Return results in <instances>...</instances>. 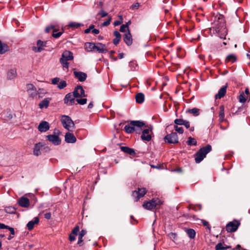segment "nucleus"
<instances>
[{
  "label": "nucleus",
  "instance_id": "obj_51",
  "mask_svg": "<svg viewBox=\"0 0 250 250\" xmlns=\"http://www.w3.org/2000/svg\"><path fill=\"white\" fill-rule=\"evenodd\" d=\"M139 7H140V3L138 2H136V3H134L133 4H132L130 6V9L132 10L138 9Z\"/></svg>",
  "mask_w": 250,
  "mask_h": 250
},
{
  "label": "nucleus",
  "instance_id": "obj_43",
  "mask_svg": "<svg viewBox=\"0 0 250 250\" xmlns=\"http://www.w3.org/2000/svg\"><path fill=\"white\" fill-rule=\"evenodd\" d=\"M67 84H66V83L65 81H63V80H62L61 81H60L59 84H58V87L60 89H63V88H64L66 86Z\"/></svg>",
  "mask_w": 250,
  "mask_h": 250
},
{
  "label": "nucleus",
  "instance_id": "obj_17",
  "mask_svg": "<svg viewBox=\"0 0 250 250\" xmlns=\"http://www.w3.org/2000/svg\"><path fill=\"white\" fill-rule=\"evenodd\" d=\"M65 141L67 143H74L76 142V138L73 135V134L68 132H67L64 136Z\"/></svg>",
  "mask_w": 250,
  "mask_h": 250
},
{
  "label": "nucleus",
  "instance_id": "obj_36",
  "mask_svg": "<svg viewBox=\"0 0 250 250\" xmlns=\"http://www.w3.org/2000/svg\"><path fill=\"white\" fill-rule=\"evenodd\" d=\"M219 120L222 121L225 117L224 107L223 105L220 106V111L219 114Z\"/></svg>",
  "mask_w": 250,
  "mask_h": 250
},
{
  "label": "nucleus",
  "instance_id": "obj_28",
  "mask_svg": "<svg viewBox=\"0 0 250 250\" xmlns=\"http://www.w3.org/2000/svg\"><path fill=\"white\" fill-rule=\"evenodd\" d=\"M121 149L122 151L131 155H134L135 154V151L133 149L129 148L127 146H121Z\"/></svg>",
  "mask_w": 250,
  "mask_h": 250
},
{
  "label": "nucleus",
  "instance_id": "obj_32",
  "mask_svg": "<svg viewBox=\"0 0 250 250\" xmlns=\"http://www.w3.org/2000/svg\"><path fill=\"white\" fill-rule=\"evenodd\" d=\"M236 60V57L234 54L229 55L225 59L226 62H231L232 63L235 62Z\"/></svg>",
  "mask_w": 250,
  "mask_h": 250
},
{
  "label": "nucleus",
  "instance_id": "obj_57",
  "mask_svg": "<svg viewBox=\"0 0 250 250\" xmlns=\"http://www.w3.org/2000/svg\"><path fill=\"white\" fill-rule=\"evenodd\" d=\"M29 93H30V96H31L32 97H34L35 96L37 95V90H36L35 91H30L29 92Z\"/></svg>",
  "mask_w": 250,
  "mask_h": 250
},
{
  "label": "nucleus",
  "instance_id": "obj_7",
  "mask_svg": "<svg viewBox=\"0 0 250 250\" xmlns=\"http://www.w3.org/2000/svg\"><path fill=\"white\" fill-rule=\"evenodd\" d=\"M164 140L166 143L168 144H176L178 143V138L177 133L172 132L167 135L164 138Z\"/></svg>",
  "mask_w": 250,
  "mask_h": 250
},
{
  "label": "nucleus",
  "instance_id": "obj_26",
  "mask_svg": "<svg viewBox=\"0 0 250 250\" xmlns=\"http://www.w3.org/2000/svg\"><path fill=\"white\" fill-rule=\"evenodd\" d=\"M95 43L93 42H86L84 44V48L87 52L95 51Z\"/></svg>",
  "mask_w": 250,
  "mask_h": 250
},
{
  "label": "nucleus",
  "instance_id": "obj_64",
  "mask_svg": "<svg viewBox=\"0 0 250 250\" xmlns=\"http://www.w3.org/2000/svg\"><path fill=\"white\" fill-rule=\"evenodd\" d=\"M92 32L94 34H98L100 33V31L98 29L94 28L92 30Z\"/></svg>",
  "mask_w": 250,
  "mask_h": 250
},
{
  "label": "nucleus",
  "instance_id": "obj_13",
  "mask_svg": "<svg viewBox=\"0 0 250 250\" xmlns=\"http://www.w3.org/2000/svg\"><path fill=\"white\" fill-rule=\"evenodd\" d=\"M73 92L74 95H75V97L77 98L86 96L84 90H83V87L80 85H78L75 87Z\"/></svg>",
  "mask_w": 250,
  "mask_h": 250
},
{
  "label": "nucleus",
  "instance_id": "obj_52",
  "mask_svg": "<svg viewBox=\"0 0 250 250\" xmlns=\"http://www.w3.org/2000/svg\"><path fill=\"white\" fill-rule=\"evenodd\" d=\"M60 78L56 77L52 79L51 80V82L53 84H57L60 82Z\"/></svg>",
  "mask_w": 250,
  "mask_h": 250
},
{
  "label": "nucleus",
  "instance_id": "obj_38",
  "mask_svg": "<svg viewBox=\"0 0 250 250\" xmlns=\"http://www.w3.org/2000/svg\"><path fill=\"white\" fill-rule=\"evenodd\" d=\"M187 233L188 237L191 239H193L195 236V231L194 229H187Z\"/></svg>",
  "mask_w": 250,
  "mask_h": 250
},
{
  "label": "nucleus",
  "instance_id": "obj_19",
  "mask_svg": "<svg viewBox=\"0 0 250 250\" xmlns=\"http://www.w3.org/2000/svg\"><path fill=\"white\" fill-rule=\"evenodd\" d=\"M43 146L42 143H38L35 145L33 148V154L34 155L39 156L41 154V149Z\"/></svg>",
  "mask_w": 250,
  "mask_h": 250
},
{
  "label": "nucleus",
  "instance_id": "obj_41",
  "mask_svg": "<svg viewBox=\"0 0 250 250\" xmlns=\"http://www.w3.org/2000/svg\"><path fill=\"white\" fill-rule=\"evenodd\" d=\"M62 34V32L60 31L58 32L57 30L54 28L53 30V33L52 34V36L55 38H58L60 37Z\"/></svg>",
  "mask_w": 250,
  "mask_h": 250
},
{
  "label": "nucleus",
  "instance_id": "obj_45",
  "mask_svg": "<svg viewBox=\"0 0 250 250\" xmlns=\"http://www.w3.org/2000/svg\"><path fill=\"white\" fill-rule=\"evenodd\" d=\"M82 24L80 23L72 22L69 23V26L71 28H77L80 27Z\"/></svg>",
  "mask_w": 250,
  "mask_h": 250
},
{
  "label": "nucleus",
  "instance_id": "obj_46",
  "mask_svg": "<svg viewBox=\"0 0 250 250\" xmlns=\"http://www.w3.org/2000/svg\"><path fill=\"white\" fill-rule=\"evenodd\" d=\"M76 101L78 103V104L81 105H84L87 102V99L85 98L83 99H77Z\"/></svg>",
  "mask_w": 250,
  "mask_h": 250
},
{
  "label": "nucleus",
  "instance_id": "obj_50",
  "mask_svg": "<svg viewBox=\"0 0 250 250\" xmlns=\"http://www.w3.org/2000/svg\"><path fill=\"white\" fill-rule=\"evenodd\" d=\"M101 15V17L104 18L107 16V13L101 10L98 13L97 16Z\"/></svg>",
  "mask_w": 250,
  "mask_h": 250
},
{
  "label": "nucleus",
  "instance_id": "obj_25",
  "mask_svg": "<svg viewBox=\"0 0 250 250\" xmlns=\"http://www.w3.org/2000/svg\"><path fill=\"white\" fill-rule=\"evenodd\" d=\"M39 222V219L38 217H36L34 218L33 220L29 221L27 224V227L30 230H32L35 224H38Z\"/></svg>",
  "mask_w": 250,
  "mask_h": 250
},
{
  "label": "nucleus",
  "instance_id": "obj_29",
  "mask_svg": "<svg viewBox=\"0 0 250 250\" xmlns=\"http://www.w3.org/2000/svg\"><path fill=\"white\" fill-rule=\"evenodd\" d=\"M136 101L137 103L142 104L144 102L145 99L144 94L142 93H138L135 97Z\"/></svg>",
  "mask_w": 250,
  "mask_h": 250
},
{
  "label": "nucleus",
  "instance_id": "obj_49",
  "mask_svg": "<svg viewBox=\"0 0 250 250\" xmlns=\"http://www.w3.org/2000/svg\"><path fill=\"white\" fill-rule=\"evenodd\" d=\"M175 130L176 131H177L178 133L180 134H183L184 132V129L182 127H179L177 125H174V126Z\"/></svg>",
  "mask_w": 250,
  "mask_h": 250
},
{
  "label": "nucleus",
  "instance_id": "obj_14",
  "mask_svg": "<svg viewBox=\"0 0 250 250\" xmlns=\"http://www.w3.org/2000/svg\"><path fill=\"white\" fill-rule=\"evenodd\" d=\"M151 132V128H146L143 130L142 134L141 135V139L144 141H149L151 139V136L150 132Z\"/></svg>",
  "mask_w": 250,
  "mask_h": 250
},
{
  "label": "nucleus",
  "instance_id": "obj_12",
  "mask_svg": "<svg viewBox=\"0 0 250 250\" xmlns=\"http://www.w3.org/2000/svg\"><path fill=\"white\" fill-rule=\"evenodd\" d=\"M47 140L55 146H58L61 144V139L58 135L55 134L48 135L46 136Z\"/></svg>",
  "mask_w": 250,
  "mask_h": 250
},
{
  "label": "nucleus",
  "instance_id": "obj_63",
  "mask_svg": "<svg viewBox=\"0 0 250 250\" xmlns=\"http://www.w3.org/2000/svg\"><path fill=\"white\" fill-rule=\"evenodd\" d=\"M122 21H116L114 22V25L115 26H118V25H119L120 24H121Z\"/></svg>",
  "mask_w": 250,
  "mask_h": 250
},
{
  "label": "nucleus",
  "instance_id": "obj_2",
  "mask_svg": "<svg viewBox=\"0 0 250 250\" xmlns=\"http://www.w3.org/2000/svg\"><path fill=\"white\" fill-rule=\"evenodd\" d=\"M144 126L145 124L143 122L132 121L130 124L125 126L124 129L127 133H131L139 128H142Z\"/></svg>",
  "mask_w": 250,
  "mask_h": 250
},
{
  "label": "nucleus",
  "instance_id": "obj_6",
  "mask_svg": "<svg viewBox=\"0 0 250 250\" xmlns=\"http://www.w3.org/2000/svg\"><path fill=\"white\" fill-rule=\"evenodd\" d=\"M163 202L158 198H153L149 201H145L143 204V207L146 209L151 210L156 207L157 206L161 205Z\"/></svg>",
  "mask_w": 250,
  "mask_h": 250
},
{
  "label": "nucleus",
  "instance_id": "obj_40",
  "mask_svg": "<svg viewBox=\"0 0 250 250\" xmlns=\"http://www.w3.org/2000/svg\"><path fill=\"white\" fill-rule=\"evenodd\" d=\"M247 97L244 92L241 93L239 96V102L241 103H244L246 101Z\"/></svg>",
  "mask_w": 250,
  "mask_h": 250
},
{
  "label": "nucleus",
  "instance_id": "obj_62",
  "mask_svg": "<svg viewBox=\"0 0 250 250\" xmlns=\"http://www.w3.org/2000/svg\"><path fill=\"white\" fill-rule=\"evenodd\" d=\"M185 126V127L187 128H188L190 126V124H189V122L188 121H185L184 124H183Z\"/></svg>",
  "mask_w": 250,
  "mask_h": 250
},
{
  "label": "nucleus",
  "instance_id": "obj_30",
  "mask_svg": "<svg viewBox=\"0 0 250 250\" xmlns=\"http://www.w3.org/2000/svg\"><path fill=\"white\" fill-rule=\"evenodd\" d=\"M8 50V46L0 41V54H3Z\"/></svg>",
  "mask_w": 250,
  "mask_h": 250
},
{
  "label": "nucleus",
  "instance_id": "obj_9",
  "mask_svg": "<svg viewBox=\"0 0 250 250\" xmlns=\"http://www.w3.org/2000/svg\"><path fill=\"white\" fill-rule=\"evenodd\" d=\"M146 193L145 188H138V190H134L132 192V195L134 198L135 201H138L139 199L143 197Z\"/></svg>",
  "mask_w": 250,
  "mask_h": 250
},
{
  "label": "nucleus",
  "instance_id": "obj_5",
  "mask_svg": "<svg viewBox=\"0 0 250 250\" xmlns=\"http://www.w3.org/2000/svg\"><path fill=\"white\" fill-rule=\"evenodd\" d=\"M73 59V54L71 52L65 50L62 55V57L60 60V62L63 68L68 69L69 67V63L67 62Z\"/></svg>",
  "mask_w": 250,
  "mask_h": 250
},
{
  "label": "nucleus",
  "instance_id": "obj_35",
  "mask_svg": "<svg viewBox=\"0 0 250 250\" xmlns=\"http://www.w3.org/2000/svg\"><path fill=\"white\" fill-rule=\"evenodd\" d=\"M103 0H96L94 7L95 9H102L103 5Z\"/></svg>",
  "mask_w": 250,
  "mask_h": 250
},
{
  "label": "nucleus",
  "instance_id": "obj_4",
  "mask_svg": "<svg viewBox=\"0 0 250 250\" xmlns=\"http://www.w3.org/2000/svg\"><path fill=\"white\" fill-rule=\"evenodd\" d=\"M61 121L63 127L68 131H73L75 129V124L69 116L62 115Z\"/></svg>",
  "mask_w": 250,
  "mask_h": 250
},
{
  "label": "nucleus",
  "instance_id": "obj_23",
  "mask_svg": "<svg viewBox=\"0 0 250 250\" xmlns=\"http://www.w3.org/2000/svg\"><path fill=\"white\" fill-rule=\"evenodd\" d=\"M227 85H225V86H223L222 87H221L218 92L217 93V94H216L215 96V98L216 99H221L222 98V97H223L226 93V91H227Z\"/></svg>",
  "mask_w": 250,
  "mask_h": 250
},
{
  "label": "nucleus",
  "instance_id": "obj_54",
  "mask_svg": "<svg viewBox=\"0 0 250 250\" xmlns=\"http://www.w3.org/2000/svg\"><path fill=\"white\" fill-rule=\"evenodd\" d=\"M55 26L54 25H50L48 27H47L45 28V32L47 33H48L51 29H54Z\"/></svg>",
  "mask_w": 250,
  "mask_h": 250
},
{
  "label": "nucleus",
  "instance_id": "obj_34",
  "mask_svg": "<svg viewBox=\"0 0 250 250\" xmlns=\"http://www.w3.org/2000/svg\"><path fill=\"white\" fill-rule=\"evenodd\" d=\"M37 95L39 98H43L47 93L46 90L43 88H39L37 91Z\"/></svg>",
  "mask_w": 250,
  "mask_h": 250
},
{
  "label": "nucleus",
  "instance_id": "obj_39",
  "mask_svg": "<svg viewBox=\"0 0 250 250\" xmlns=\"http://www.w3.org/2000/svg\"><path fill=\"white\" fill-rule=\"evenodd\" d=\"M229 247H224V244L222 243H218L215 246L216 250H224L229 248Z\"/></svg>",
  "mask_w": 250,
  "mask_h": 250
},
{
  "label": "nucleus",
  "instance_id": "obj_27",
  "mask_svg": "<svg viewBox=\"0 0 250 250\" xmlns=\"http://www.w3.org/2000/svg\"><path fill=\"white\" fill-rule=\"evenodd\" d=\"M17 76V71L15 69L9 70L7 73V77L8 80H12Z\"/></svg>",
  "mask_w": 250,
  "mask_h": 250
},
{
  "label": "nucleus",
  "instance_id": "obj_48",
  "mask_svg": "<svg viewBox=\"0 0 250 250\" xmlns=\"http://www.w3.org/2000/svg\"><path fill=\"white\" fill-rule=\"evenodd\" d=\"M185 120L181 119H176L174 120V123L176 125H183Z\"/></svg>",
  "mask_w": 250,
  "mask_h": 250
},
{
  "label": "nucleus",
  "instance_id": "obj_18",
  "mask_svg": "<svg viewBox=\"0 0 250 250\" xmlns=\"http://www.w3.org/2000/svg\"><path fill=\"white\" fill-rule=\"evenodd\" d=\"M124 41L125 43L128 46L131 45L132 43V38L131 34L129 31L126 32L124 35Z\"/></svg>",
  "mask_w": 250,
  "mask_h": 250
},
{
  "label": "nucleus",
  "instance_id": "obj_21",
  "mask_svg": "<svg viewBox=\"0 0 250 250\" xmlns=\"http://www.w3.org/2000/svg\"><path fill=\"white\" fill-rule=\"evenodd\" d=\"M74 75L76 78H77L79 81L83 82L85 80L87 77V75L86 73L82 72H74Z\"/></svg>",
  "mask_w": 250,
  "mask_h": 250
},
{
  "label": "nucleus",
  "instance_id": "obj_47",
  "mask_svg": "<svg viewBox=\"0 0 250 250\" xmlns=\"http://www.w3.org/2000/svg\"><path fill=\"white\" fill-rule=\"evenodd\" d=\"M120 31L121 32H128L129 30V28L128 27L127 24H123L120 27Z\"/></svg>",
  "mask_w": 250,
  "mask_h": 250
},
{
  "label": "nucleus",
  "instance_id": "obj_22",
  "mask_svg": "<svg viewBox=\"0 0 250 250\" xmlns=\"http://www.w3.org/2000/svg\"><path fill=\"white\" fill-rule=\"evenodd\" d=\"M18 203L21 207L27 208L29 206V200L26 197H22L19 199Z\"/></svg>",
  "mask_w": 250,
  "mask_h": 250
},
{
  "label": "nucleus",
  "instance_id": "obj_42",
  "mask_svg": "<svg viewBox=\"0 0 250 250\" xmlns=\"http://www.w3.org/2000/svg\"><path fill=\"white\" fill-rule=\"evenodd\" d=\"M129 66L130 68V70L134 71L136 70V67L137 66V64L134 61H131L129 63Z\"/></svg>",
  "mask_w": 250,
  "mask_h": 250
},
{
  "label": "nucleus",
  "instance_id": "obj_24",
  "mask_svg": "<svg viewBox=\"0 0 250 250\" xmlns=\"http://www.w3.org/2000/svg\"><path fill=\"white\" fill-rule=\"evenodd\" d=\"M51 99L50 98H45L42 100L39 104V106L41 109L44 108H47L49 104Z\"/></svg>",
  "mask_w": 250,
  "mask_h": 250
},
{
  "label": "nucleus",
  "instance_id": "obj_8",
  "mask_svg": "<svg viewBox=\"0 0 250 250\" xmlns=\"http://www.w3.org/2000/svg\"><path fill=\"white\" fill-rule=\"evenodd\" d=\"M47 41H42L40 40L37 42V46H34L32 47V50L35 53H39L44 50V48L46 47Z\"/></svg>",
  "mask_w": 250,
  "mask_h": 250
},
{
  "label": "nucleus",
  "instance_id": "obj_44",
  "mask_svg": "<svg viewBox=\"0 0 250 250\" xmlns=\"http://www.w3.org/2000/svg\"><path fill=\"white\" fill-rule=\"evenodd\" d=\"M27 90L28 92L31 91H35L36 88L32 84H27L26 85Z\"/></svg>",
  "mask_w": 250,
  "mask_h": 250
},
{
  "label": "nucleus",
  "instance_id": "obj_31",
  "mask_svg": "<svg viewBox=\"0 0 250 250\" xmlns=\"http://www.w3.org/2000/svg\"><path fill=\"white\" fill-rule=\"evenodd\" d=\"M86 230L82 229L79 233L78 236V244L79 245H81V243L83 242V237L86 234Z\"/></svg>",
  "mask_w": 250,
  "mask_h": 250
},
{
  "label": "nucleus",
  "instance_id": "obj_20",
  "mask_svg": "<svg viewBox=\"0 0 250 250\" xmlns=\"http://www.w3.org/2000/svg\"><path fill=\"white\" fill-rule=\"evenodd\" d=\"M80 230V228L78 226H76L72 229L71 233L69 236V240L71 241H74L76 239V236L78 234Z\"/></svg>",
  "mask_w": 250,
  "mask_h": 250
},
{
  "label": "nucleus",
  "instance_id": "obj_33",
  "mask_svg": "<svg viewBox=\"0 0 250 250\" xmlns=\"http://www.w3.org/2000/svg\"><path fill=\"white\" fill-rule=\"evenodd\" d=\"M187 112L193 114L195 116H198L200 114V109L197 108L188 109Z\"/></svg>",
  "mask_w": 250,
  "mask_h": 250
},
{
  "label": "nucleus",
  "instance_id": "obj_15",
  "mask_svg": "<svg viewBox=\"0 0 250 250\" xmlns=\"http://www.w3.org/2000/svg\"><path fill=\"white\" fill-rule=\"evenodd\" d=\"M49 125L46 121H42L38 125V130L41 132H46L49 129Z\"/></svg>",
  "mask_w": 250,
  "mask_h": 250
},
{
  "label": "nucleus",
  "instance_id": "obj_58",
  "mask_svg": "<svg viewBox=\"0 0 250 250\" xmlns=\"http://www.w3.org/2000/svg\"><path fill=\"white\" fill-rule=\"evenodd\" d=\"M8 228H9L8 226H6L3 223H0V229H7Z\"/></svg>",
  "mask_w": 250,
  "mask_h": 250
},
{
  "label": "nucleus",
  "instance_id": "obj_53",
  "mask_svg": "<svg viewBox=\"0 0 250 250\" xmlns=\"http://www.w3.org/2000/svg\"><path fill=\"white\" fill-rule=\"evenodd\" d=\"M111 20V18H109L108 20H106V21H105L103 23L102 25L103 26H106L108 25L110 23Z\"/></svg>",
  "mask_w": 250,
  "mask_h": 250
},
{
  "label": "nucleus",
  "instance_id": "obj_10",
  "mask_svg": "<svg viewBox=\"0 0 250 250\" xmlns=\"http://www.w3.org/2000/svg\"><path fill=\"white\" fill-rule=\"evenodd\" d=\"M75 98L76 97L73 93L72 94L71 93H68L65 96V97L63 99L64 103L67 105H72L75 103Z\"/></svg>",
  "mask_w": 250,
  "mask_h": 250
},
{
  "label": "nucleus",
  "instance_id": "obj_37",
  "mask_svg": "<svg viewBox=\"0 0 250 250\" xmlns=\"http://www.w3.org/2000/svg\"><path fill=\"white\" fill-rule=\"evenodd\" d=\"M188 145V146H196L197 145V141L196 140L191 137L188 138V140L187 142Z\"/></svg>",
  "mask_w": 250,
  "mask_h": 250
},
{
  "label": "nucleus",
  "instance_id": "obj_60",
  "mask_svg": "<svg viewBox=\"0 0 250 250\" xmlns=\"http://www.w3.org/2000/svg\"><path fill=\"white\" fill-rule=\"evenodd\" d=\"M120 39L121 38H115L114 40H113V43L115 45H117L118 44L119 42H120Z\"/></svg>",
  "mask_w": 250,
  "mask_h": 250
},
{
  "label": "nucleus",
  "instance_id": "obj_1",
  "mask_svg": "<svg viewBox=\"0 0 250 250\" xmlns=\"http://www.w3.org/2000/svg\"><path fill=\"white\" fill-rule=\"evenodd\" d=\"M213 18V19L212 20L213 21L212 24L213 26L210 29L213 32L215 31L216 33H221L223 36H220V38H223L227 32L224 16L220 14H217L214 16Z\"/></svg>",
  "mask_w": 250,
  "mask_h": 250
},
{
  "label": "nucleus",
  "instance_id": "obj_59",
  "mask_svg": "<svg viewBox=\"0 0 250 250\" xmlns=\"http://www.w3.org/2000/svg\"><path fill=\"white\" fill-rule=\"evenodd\" d=\"M51 217V214L50 212H47L44 214V217L46 219H50Z\"/></svg>",
  "mask_w": 250,
  "mask_h": 250
},
{
  "label": "nucleus",
  "instance_id": "obj_11",
  "mask_svg": "<svg viewBox=\"0 0 250 250\" xmlns=\"http://www.w3.org/2000/svg\"><path fill=\"white\" fill-rule=\"evenodd\" d=\"M240 223L237 221L230 222L226 226V230L228 232L235 231L239 226Z\"/></svg>",
  "mask_w": 250,
  "mask_h": 250
},
{
  "label": "nucleus",
  "instance_id": "obj_3",
  "mask_svg": "<svg viewBox=\"0 0 250 250\" xmlns=\"http://www.w3.org/2000/svg\"><path fill=\"white\" fill-rule=\"evenodd\" d=\"M211 150V146L208 145L206 146L200 148L196 152L195 161L196 163H200L206 157V155Z\"/></svg>",
  "mask_w": 250,
  "mask_h": 250
},
{
  "label": "nucleus",
  "instance_id": "obj_56",
  "mask_svg": "<svg viewBox=\"0 0 250 250\" xmlns=\"http://www.w3.org/2000/svg\"><path fill=\"white\" fill-rule=\"evenodd\" d=\"M114 35L115 36V38H121V37L120 33L117 31H115L114 32Z\"/></svg>",
  "mask_w": 250,
  "mask_h": 250
},
{
  "label": "nucleus",
  "instance_id": "obj_16",
  "mask_svg": "<svg viewBox=\"0 0 250 250\" xmlns=\"http://www.w3.org/2000/svg\"><path fill=\"white\" fill-rule=\"evenodd\" d=\"M96 50L99 53H104L107 52L106 45L100 42L95 44V51Z\"/></svg>",
  "mask_w": 250,
  "mask_h": 250
},
{
  "label": "nucleus",
  "instance_id": "obj_55",
  "mask_svg": "<svg viewBox=\"0 0 250 250\" xmlns=\"http://www.w3.org/2000/svg\"><path fill=\"white\" fill-rule=\"evenodd\" d=\"M15 211V209L13 208H8L6 209V211L8 213H13Z\"/></svg>",
  "mask_w": 250,
  "mask_h": 250
},
{
  "label": "nucleus",
  "instance_id": "obj_61",
  "mask_svg": "<svg viewBox=\"0 0 250 250\" xmlns=\"http://www.w3.org/2000/svg\"><path fill=\"white\" fill-rule=\"evenodd\" d=\"M7 229L9 230V231H10V233L12 235H14L15 234V230L14 228L9 226V228Z\"/></svg>",
  "mask_w": 250,
  "mask_h": 250
}]
</instances>
